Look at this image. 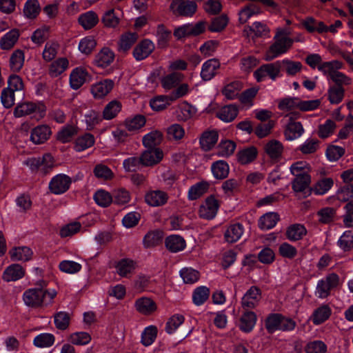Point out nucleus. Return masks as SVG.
Returning <instances> with one entry per match:
<instances>
[{"label": "nucleus", "instance_id": "obj_1", "mask_svg": "<svg viewBox=\"0 0 353 353\" xmlns=\"http://www.w3.org/2000/svg\"><path fill=\"white\" fill-rule=\"evenodd\" d=\"M47 282L39 281L35 288L26 290L23 300L26 305L32 308H43L51 305L57 292L54 289H48Z\"/></svg>", "mask_w": 353, "mask_h": 353}, {"label": "nucleus", "instance_id": "obj_2", "mask_svg": "<svg viewBox=\"0 0 353 353\" xmlns=\"http://www.w3.org/2000/svg\"><path fill=\"white\" fill-rule=\"evenodd\" d=\"M274 39V43L270 46L264 55V59L267 61L285 53L293 43V40L288 37V31L283 29L278 30Z\"/></svg>", "mask_w": 353, "mask_h": 353}, {"label": "nucleus", "instance_id": "obj_3", "mask_svg": "<svg viewBox=\"0 0 353 353\" xmlns=\"http://www.w3.org/2000/svg\"><path fill=\"white\" fill-rule=\"evenodd\" d=\"M46 108L42 103L24 101L19 103L14 110V115L16 117H21L33 114L37 120L42 119L46 114Z\"/></svg>", "mask_w": 353, "mask_h": 353}, {"label": "nucleus", "instance_id": "obj_4", "mask_svg": "<svg viewBox=\"0 0 353 353\" xmlns=\"http://www.w3.org/2000/svg\"><path fill=\"white\" fill-rule=\"evenodd\" d=\"M352 79L339 71H332V103L342 101L345 87L351 85Z\"/></svg>", "mask_w": 353, "mask_h": 353}, {"label": "nucleus", "instance_id": "obj_5", "mask_svg": "<svg viewBox=\"0 0 353 353\" xmlns=\"http://www.w3.org/2000/svg\"><path fill=\"white\" fill-rule=\"evenodd\" d=\"M170 9L174 15L192 17L197 10V5L190 0H172Z\"/></svg>", "mask_w": 353, "mask_h": 353}, {"label": "nucleus", "instance_id": "obj_6", "mask_svg": "<svg viewBox=\"0 0 353 353\" xmlns=\"http://www.w3.org/2000/svg\"><path fill=\"white\" fill-rule=\"evenodd\" d=\"M281 70V63L276 61L261 65L257 69L254 75L258 81H264L267 77L275 80Z\"/></svg>", "mask_w": 353, "mask_h": 353}, {"label": "nucleus", "instance_id": "obj_7", "mask_svg": "<svg viewBox=\"0 0 353 353\" xmlns=\"http://www.w3.org/2000/svg\"><path fill=\"white\" fill-rule=\"evenodd\" d=\"M219 208L218 200L210 196L201 205L199 210V216L207 220L212 219L216 216Z\"/></svg>", "mask_w": 353, "mask_h": 353}, {"label": "nucleus", "instance_id": "obj_8", "mask_svg": "<svg viewBox=\"0 0 353 353\" xmlns=\"http://www.w3.org/2000/svg\"><path fill=\"white\" fill-rule=\"evenodd\" d=\"M71 182V179L68 175L59 174L50 180L49 188L52 193L61 194L65 192L69 189Z\"/></svg>", "mask_w": 353, "mask_h": 353}, {"label": "nucleus", "instance_id": "obj_9", "mask_svg": "<svg viewBox=\"0 0 353 353\" xmlns=\"http://www.w3.org/2000/svg\"><path fill=\"white\" fill-rule=\"evenodd\" d=\"M261 299V290L256 286H251L241 299L243 308L252 309L256 307Z\"/></svg>", "mask_w": 353, "mask_h": 353}, {"label": "nucleus", "instance_id": "obj_10", "mask_svg": "<svg viewBox=\"0 0 353 353\" xmlns=\"http://www.w3.org/2000/svg\"><path fill=\"white\" fill-rule=\"evenodd\" d=\"M141 157V163L145 166H150L159 163L163 157V152L160 148H148Z\"/></svg>", "mask_w": 353, "mask_h": 353}, {"label": "nucleus", "instance_id": "obj_11", "mask_svg": "<svg viewBox=\"0 0 353 353\" xmlns=\"http://www.w3.org/2000/svg\"><path fill=\"white\" fill-rule=\"evenodd\" d=\"M154 50V43L149 39H144L135 46L132 54L137 61H142L146 59Z\"/></svg>", "mask_w": 353, "mask_h": 353}, {"label": "nucleus", "instance_id": "obj_12", "mask_svg": "<svg viewBox=\"0 0 353 353\" xmlns=\"http://www.w3.org/2000/svg\"><path fill=\"white\" fill-rule=\"evenodd\" d=\"M116 272L121 277H130L137 268V263L128 258L118 261L114 265Z\"/></svg>", "mask_w": 353, "mask_h": 353}, {"label": "nucleus", "instance_id": "obj_13", "mask_svg": "<svg viewBox=\"0 0 353 353\" xmlns=\"http://www.w3.org/2000/svg\"><path fill=\"white\" fill-rule=\"evenodd\" d=\"M168 200V194L160 190H150L145 195V201L152 207L165 205Z\"/></svg>", "mask_w": 353, "mask_h": 353}, {"label": "nucleus", "instance_id": "obj_14", "mask_svg": "<svg viewBox=\"0 0 353 353\" xmlns=\"http://www.w3.org/2000/svg\"><path fill=\"white\" fill-rule=\"evenodd\" d=\"M304 132V128L301 122L294 121L290 117L289 122L284 130V136L288 141H293L299 139Z\"/></svg>", "mask_w": 353, "mask_h": 353}, {"label": "nucleus", "instance_id": "obj_15", "mask_svg": "<svg viewBox=\"0 0 353 353\" xmlns=\"http://www.w3.org/2000/svg\"><path fill=\"white\" fill-rule=\"evenodd\" d=\"M185 79V75L180 72H171L161 78V86L165 90L175 88Z\"/></svg>", "mask_w": 353, "mask_h": 353}, {"label": "nucleus", "instance_id": "obj_16", "mask_svg": "<svg viewBox=\"0 0 353 353\" xmlns=\"http://www.w3.org/2000/svg\"><path fill=\"white\" fill-rule=\"evenodd\" d=\"M219 68L220 63L217 59H210L207 60L202 65L200 73L201 78L205 81L211 80L215 77Z\"/></svg>", "mask_w": 353, "mask_h": 353}, {"label": "nucleus", "instance_id": "obj_17", "mask_svg": "<svg viewBox=\"0 0 353 353\" xmlns=\"http://www.w3.org/2000/svg\"><path fill=\"white\" fill-rule=\"evenodd\" d=\"M89 76L87 70L82 67L72 70L70 74V84L72 89L77 90L88 80Z\"/></svg>", "mask_w": 353, "mask_h": 353}, {"label": "nucleus", "instance_id": "obj_18", "mask_svg": "<svg viewBox=\"0 0 353 353\" xmlns=\"http://www.w3.org/2000/svg\"><path fill=\"white\" fill-rule=\"evenodd\" d=\"M114 82L110 79H105L97 82L91 87V92L96 99H101L106 96L113 88Z\"/></svg>", "mask_w": 353, "mask_h": 353}, {"label": "nucleus", "instance_id": "obj_19", "mask_svg": "<svg viewBox=\"0 0 353 353\" xmlns=\"http://www.w3.org/2000/svg\"><path fill=\"white\" fill-rule=\"evenodd\" d=\"M51 133L48 125H40L32 130L30 140L35 144H41L50 138Z\"/></svg>", "mask_w": 353, "mask_h": 353}, {"label": "nucleus", "instance_id": "obj_20", "mask_svg": "<svg viewBox=\"0 0 353 353\" xmlns=\"http://www.w3.org/2000/svg\"><path fill=\"white\" fill-rule=\"evenodd\" d=\"M136 310L144 315H150L154 312L157 308L155 302L148 297H141L134 303Z\"/></svg>", "mask_w": 353, "mask_h": 353}, {"label": "nucleus", "instance_id": "obj_21", "mask_svg": "<svg viewBox=\"0 0 353 353\" xmlns=\"http://www.w3.org/2000/svg\"><path fill=\"white\" fill-rule=\"evenodd\" d=\"M25 274V270L19 264H12L6 268L2 278L5 281H15L21 279Z\"/></svg>", "mask_w": 353, "mask_h": 353}, {"label": "nucleus", "instance_id": "obj_22", "mask_svg": "<svg viewBox=\"0 0 353 353\" xmlns=\"http://www.w3.org/2000/svg\"><path fill=\"white\" fill-rule=\"evenodd\" d=\"M218 132L216 130L204 132L199 139L201 148L204 151L210 150L217 143Z\"/></svg>", "mask_w": 353, "mask_h": 353}, {"label": "nucleus", "instance_id": "obj_23", "mask_svg": "<svg viewBox=\"0 0 353 353\" xmlns=\"http://www.w3.org/2000/svg\"><path fill=\"white\" fill-rule=\"evenodd\" d=\"M163 132L159 130H154L143 137L142 143L146 148H156L163 141Z\"/></svg>", "mask_w": 353, "mask_h": 353}, {"label": "nucleus", "instance_id": "obj_24", "mask_svg": "<svg viewBox=\"0 0 353 353\" xmlns=\"http://www.w3.org/2000/svg\"><path fill=\"white\" fill-rule=\"evenodd\" d=\"M9 254L13 261H27L31 259L33 253L28 247L21 246L12 248Z\"/></svg>", "mask_w": 353, "mask_h": 353}, {"label": "nucleus", "instance_id": "obj_25", "mask_svg": "<svg viewBox=\"0 0 353 353\" xmlns=\"http://www.w3.org/2000/svg\"><path fill=\"white\" fill-rule=\"evenodd\" d=\"M19 36V31L17 29H12L1 37L0 40L1 48L6 50L12 48L17 43Z\"/></svg>", "mask_w": 353, "mask_h": 353}, {"label": "nucleus", "instance_id": "obj_26", "mask_svg": "<svg viewBox=\"0 0 353 353\" xmlns=\"http://www.w3.org/2000/svg\"><path fill=\"white\" fill-rule=\"evenodd\" d=\"M185 245V241L179 235H170L165 239V247L172 252L182 251Z\"/></svg>", "mask_w": 353, "mask_h": 353}, {"label": "nucleus", "instance_id": "obj_27", "mask_svg": "<svg viewBox=\"0 0 353 353\" xmlns=\"http://www.w3.org/2000/svg\"><path fill=\"white\" fill-rule=\"evenodd\" d=\"M244 232L241 223L231 224L225 232V239L228 243H234L239 240Z\"/></svg>", "mask_w": 353, "mask_h": 353}, {"label": "nucleus", "instance_id": "obj_28", "mask_svg": "<svg viewBox=\"0 0 353 353\" xmlns=\"http://www.w3.org/2000/svg\"><path fill=\"white\" fill-rule=\"evenodd\" d=\"M256 315L254 312H244L240 319V329L245 332H251L256 323Z\"/></svg>", "mask_w": 353, "mask_h": 353}, {"label": "nucleus", "instance_id": "obj_29", "mask_svg": "<svg viewBox=\"0 0 353 353\" xmlns=\"http://www.w3.org/2000/svg\"><path fill=\"white\" fill-rule=\"evenodd\" d=\"M69 66V61L65 57H61L54 61L49 67V74L52 77H57L64 72Z\"/></svg>", "mask_w": 353, "mask_h": 353}, {"label": "nucleus", "instance_id": "obj_30", "mask_svg": "<svg viewBox=\"0 0 353 353\" xmlns=\"http://www.w3.org/2000/svg\"><path fill=\"white\" fill-rule=\"evenodd\" d=\"M138 36L136 33L126 32L122 34L118 42V50L120 52H127L137 40Z\"/></svg>", "mask_w": 353, "mask_h": 353}, {"label": "nucleus", "instance_id": "obj_31", "mask_svg": "<svg viewBox=\"0 0 353 353\" xmlns=\"http://www.w3.org/2000/svg\"><path fill=\"white\" fill-rule=\"evenodd\" d=\"M239 112L238 108L235 105H228L222 107L217 112L216 116L224 122H231L236 117Z\"/></svg>", "mask_w": 353, "mask_h": 353}, {"label": "nucleus", "instance_id": "obj_32", "mask_svg": "<svg viewBox=\"0 0 353 353\" xmlns=\"http://www.w3.org/2000/svg\"><path fill=\"white\" fill-rule=\"evenodd\" d=\"M114 59V52L108 48H103L96 55L95 63L99 67L105 68L109 65Z\"/></svg>", "mask_w": 353, "mask_h": 353}, {"label": "nucleus", "instance_id": "obj_33", "mask_svg": "<svg viewBox=\"0 0 353 353\" xmlns=\"http://www.w3.org/2000/svg\"><path fill=\"white\" fill-rule=\"evenodd\" d=\"M266 154L272 160H279L283 151V147L281 142L276 140L270 141L265 146Z\"/></svg>", "mask_w": 353, "mask_h": 353}, {"label": "nucleus", "instance_id": "obj_34", "mask_svg": "<svg viewBox=\"0 0 353 353\" xmlns=\"http://www.w3.org/2000/svg\"><path fill=\"white\" fill-rule=\"evenodd\" d=\"M209 183L206 181H201L192 185L188 192V198L190 201L196 200L207 192Z\"/></svg>", "mask_w": 353, "mask_h": 353}, {"label": "nucleus", "instance_id": "obj_35", "mask_svg": "<svg viewBox=\"0 0 353 353\" xmlns=\"http://www.w3.org/2000/svg\"><path fill=\"white\" fill-rule=\"evenodd\" d=\"M167 138L170 141H179L185 134L184 128L179 123H173L169 125L165 130Z\"/></svg>", "mask_w": 353, "mask_h": 353}, {"label": "nucleus", "instance_id": "obj_36", "mask_svg": "<svg viewBox=\"0 0 353 353\" xmlns=\"http://www.w3.org/2000/svg\"><path fill=\"white\" fill-rule=\"evenodd\" d=\"M171 31L167 29L163 24L158 25L157 28L156 37L159 48H165L168 46L171 39Z\"/></svg>", "mask_w": 353, "mask_h": 353}, {"label": "nucleus", "instance_id": "obj_37", "mask_svg": "<svg viewBox=\"0 0 353 353\" xmlns=\"http://www.w3.org/2000/svg\"><path fill=\"white\" fill-rule=\"evenodd\" d=\"M163 238V233L161 230H154L148 232L143 240L145 248H152L161 243Z\"/></svg>", "mask_w": 353, "mask_h": 353}, {"label": "nucleus", "instance_id": "obj_38", "mask_svg": "<svg viewBox=\"0 0 353 353\" xmlns=\"http://www.w3.org/2000/svg\"><path fill=\"white\" fill-rule=\"evenodd\" d=\"M279 220V216L276 212H268L263 215L259 221L261 229L268 230L274 228Z\"/></svg>", "mask_w": 353, "mask_h": 353}, {"label": "nucleus", "instance_id": "obj_39", "mask_svg": "<svg viewBox=\"0 0 353 353\" xmlns=\"http://www.w3.org/2000/svg\"><path fill=\"white\" fill-rule=\"evenodd\" d=\"M242 88V83L239 81H235L225 85L222 90V94L228 99L232 100L239 96V92Z\"/></svg>", "mask_w": 353, "mask_h": 353}, {"label": "nucleus", "instance_id": "obj_40", "mask_svg": "<svg viewBox=\"0 0 353 353\" xmlns=\"http://www.w3.org/2000/svg\"><path fill=\"white\" fill-rule=\"evenodd\" d=\"M307 233V230L304 225L299 223L290 225L287 231V238L292 241L301 239Z\"/></svg>", "mask_w": 353, "mask_h": 353}, {"label": "nucleus", "instance_id": "obj_41", "mask_svg": "<svg viewBox=\"0 0 353 353\" xmlns=\"http://www.w3.org/2000/svg\"><path fill=\"white\" fill-rule=\"evenodd\" d=\"M25 54L23 50H14L10 58V68L13 72H19L23 66Z\"/></svg>", "mask_w": 353, "mask_h": 353}, {"label": "nucleus", "instance_id": "obj_42", "mask_svg": "<svg viewBox=\"0 0 353 353\" xmlns=\"http://www.w3.org/2000/svg\"><path fill=\"white\" fill-rule=\"evenodd\" d=\"M211 170L216 179H223L228 176L230 168L225 161L219 160L212 163Z\"/></svg>", "mask_w": 353, "mask_h": 353}, {"label": "nucleus", "instance_id": "obj_43", "mask_svg": "<svg viewBox=\"0 0 353 353\" xmlns=\"http://www.w3.org/2000/svg\"><path fill=\"white\" fill-rule=\"evenodd\" d=\"M94 142V136L90 133H85L76 139L74 148L78 152L83 151L92 147Z\"/></svg>", "mask_w": 353, "mask_h": 353}, {"label": "nucleus", "instance_id": "obj_44", "mask_svg": "<svg viewBox=\"0 0 353 353\" xmlns=\"http://www.w3.org/2000/svg\"><path fill=\"white\" fill-rule=\"evenodd\" d=\"M335 198L341 202H349L353 200V184L341 186L336 192Z\"/></svg>", "mask_w": 353, "mask_h": 353}, {"label": "nucleus", "instance_id": "obj_45", "mask_svg": "<svg viewBox=\"0 0 353 353\" xmlns=\"http://www.w3.org/2000/svg\"><path fill=\"white\" fill-rule=\"evenodd\" d=\"M121 110V104L119 101L113 100L109 102L103 109V118L110 120L114 118Z\"/></svg>", "mask_w": 353, "mask_h": 353}, {"label": "nucleus", "instance_id": "obj_46", "mask_svg": "<svg viewBox=\"0 0 353 353\" xmlns=\"http://www.w3.org/2000/svg\"><path fill=\"white\" fill-rule=\"evenodd\" d=\"M331 290V276L328 275L325 279L319 281L315 294L321 298H326L329 294Z\"/></svg>", "mask_w": 353, "mask_h": 353}, {"label": "nucleus", "instance_id": "obj_47", "mask_svg": "<svg viewBox=\"0 0 353 353\" xmlns=\"http://www.w3.org/2000/svg\"><path fill=\"white\" fill-rule=\"evenodd\" d=\"M330 315V307L327 305H323L314 310L310 319L314 325H319L328 319Z\"/></svg>", "mask_w": 353, "mask_h": 353}, {"label": "nucleus", "instance_id": "obj_48", "mask_svg": "<svg viewBox=\"0 0 353 353\" xmlns=\"http://www.w3.org/2000/svg\"><path fill=\"white\" fill-rule=\"evenodd\" d=\"M210 296V290L205 286L196 288L192 294L193 303L197 305H203Z\"/></svg>", "mask_w": 353, "mask_h": 353}, {"label": "nucleus", "instance_id": "obj_49", "mask_svg": "<svg viewBox=\"0 0 353 353\" xmlns=\"http://www.w3.org/2000/svg\"><path fill=\"white\" fill-rule=\"evenodd\" d=\"M23 81L19 76L13 74L9 77L7 89L16 92L20 96H23Z\"/></svg>", "mask_w": 353, "mask_h": 353}, {"label": "nucleus", "instance_id": "obj_50", "mask_svg": "<svg viewBox=\"0 0 353 353\" xmlns=\"http://www.w3.org/2000/svg\"><path fill=\"white\" fill-rule=\"evenodd\" d=\"M339 247L343 251H350L353 248V230L345 231L337 241Z\"/></svg>", "mask_w": 353, "mask_h": 353}, {"label": "nucleus", "instance_id": "obj_51", "mask_svg": "<svg viewBox=\"0 0 353 353\" xmlns=\"http://www.w3.org/2000/svg\"><path fill=\"white\" fill-rule=\"evenodd\" d=\"M79 22L85 29L89 30L97 23L98 17L94 12L89 11L79 16Z\"/></svg>", "mask_w": 353, "mask_h": 353}, {"label": "nucleus", "instance_id": "obj_52", "mask_svg": "<svg viewBox=\"0 0 353 353\" xmlns=\"http://www.w3.org/2000/svg\"><path fill=\"white\" fill-rule=\"evenodd\" d=\"M236 148V143L230 140L221 141L217 148V154L219 157H228L232 155Z\"/></svg>", "mask_w": 353, "mask_h": 353}, {"label": "nucleus", "instance_id": "obj_53", "mask_svg": "<svg viewBox=\"0 0 353 353\" xmlns=\"http://www.w3.org/2000/svg\"><path fill=\"white\" fill-rule=\"evenodd\" d=\"M54 336L50 333H42L36 336L33 340V343L36 347L43 348L48 347L53 345Z\"/></svg>", "mask_w": 353, "mask_h": 353}, {"label": "nucleus", "instance_id": "obj_54", "mask_svg": "<svg viewBox=\"0 0 353 353\" xmlns=\"http://www.w3.org/2000/svg\"><path fill=\"white\" fill-rule=\"evenodd\" d=\"M59 47V43L56 41L47 42L43 50V59L46 61H50L54 59L57 54Z\"/></svg>", "mask_w": 353, "mask_h": 353}, {"label": "nucleus", "instance_id": "obj_55", "mask_svg": "<svg viewBox=\"0 0 353 353\" xmlns=\"http://www.w3.org/2000/svg\"><path fill=\"white\" fill-rule=\"evenodd\" d=\"M248 30L254 34L256 37H269L268 34L270 30L266 24L262 22H254L251 26H248L244 30V32H247Z\"/></svg>", "mask_w": 353, "mask_h": 353}, {"label": "nucleus", "instance_id": "obj_56", "mask_svg": "<svg viewBox=\"0 0 353 353\" xmlns=\"http://www.w3.org/2000/svg\"><path fill=\"white\" fill-rule=\"evenodd\" d=\"M257 151L255 148L250 147L239 151L237 154L238 161L241 164L252 162L256 157Z\"/></svg>", "mask_w": 353, "mask_h": 353}, {"label": "nucleus", "instance_id": "obj_57", "mask_svg": "<svg viewBox=\"0 0 353 353\" xmlns=\"http://www.w3.org/2000/svg\"><path fill=\"white\" fill-rule=\"evenodd\" d=\"M40 11L39 3L37 0H28L23 8L24 15L29 19L35 18Z\"/></svg>", "mask_w": 353, "mask_h": 353}, {"label": "nucleus", "instance_id": "obj_58", "mask_svg": "<svg viewBox=\"0 0 353 353\" xmlns=\"http://www.w3.org/2000/svg\"><path fill=\"white\" fill-rule=\"evenodd\" d=\"M59 270L66 274H76L81 270V265L77 262L70 260H64L59 265Z\"/></svg>", "mask_w": 353, "mask_h": 353}, {"label": "nucleus", "instance_id": "obj_59", "mask_svg": "<svg viewBox=\"0 0 353 353\" xmlns=\"http://www.w3.org/2000/svg\"><path fill=\"white\" fill-rule=\"evenodd\" d=\"M94 199L97 205L103 208L113 202L112 195L103 190L97 191L94 195Z\"/></svg>", "mask_w": 353, "mask_h": 353}, {"label": "nucleus", "instance_id": "obj_60", "mask_svg": "<svg viewBox=\"0 0 353 353\" xmlns=\"http://www.w3.org/2000/svg\"><path fill=\"white\" fill-rule=\"evenodd\" d=\"M112 194L113 202L117 205H125L128 203L131 199L129 191L124 188L114 190Z\"/></svg>", "mask_w": 353, "mask_h": 353}, {"label": "nucleus", "instance_id": "obj_61", "mask_svg": "<svg viewBox=\"0 0 353 353\" xmlns=\"http://www.w3.org/2000/svg\"><path fill=\"white\" fill-rule=\"evenodd\" d=\"M70 342L76 345H85L91 341L90 335L85 332H74L69 336Z\"/></svg>", "mask_w": 353, "mask_h": 353}, {"label": "nucleus", "instance_id": "obj_62", "mask_svg": "<svg viewBox=\"0 0 353 353\" xmlns=\"http://www.w3.org/2000/svg\"><path fill=\"white\" fill-rule=\"evenodd\" d=\"M54 324L57 329L64 330L70 324V316L66 312H59L54 314Z\"/></svg>", "mask_w": 353, "mask_h": 353}, {"label": "nucleus", "instance_id": "obj_63", "mask_svg": "<svg viewBox=\"0 0 353 353\" xmlns=\"http://www.w3.org/2000/svg\"><path fill=\"white\" fill-rule=\"evenodd\" d=\"M180 276L184 283L189 284H192L196 282L199 279V272L191 268H184L181 270Z\"/></svg>", "mask_w": 353, "mask_h": 353}, {"label": "nucleus", "instance_id": "obj_64", "mask_svg": "<svg viewBox=\"0 0 353 353\" xmlns=\"http://www.w3.org/2000/svg\"><path fill=\"white\" fill-rule=\"evenodd\" d=\"M96 45L97 42L92 37H85L80 40L79 50L81 53L88 54L94 49Z\"/></svg>", "mask_w": 353, "mask_h": 353}]
</instances>
